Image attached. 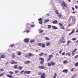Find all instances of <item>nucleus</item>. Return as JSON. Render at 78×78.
Listing matches in <instances>:
<instances>
[{
  "label": "nucleus",
  "mask_w": 78,
  "mask_h": 78,
  "mask_svg": "<svg viewBox=\"0 0 78 78\" xmlns=\"http://www.w3.org/2000/svg\"><path fill=\"white\" fill-rule=\"evenodd\" d=\"M49 58H48V61H50L51 60V58H53V55H49Z\"/></svg>",
  "instance_id": "9"
},
{
  "label": "nucleus",
  "mask_w": 78,
  "mask_h": 78,
  "mask_svg": "<svg viewBox=\"0 0 78 78\" xmlns=\"http://www.w3.org/2000/svg\"><path fill=\"white\" fill-rule=\"evenodd\" d=\"M38 69H45V67L43 65L41 66H39L38 67Z\"/></svg>",
  "instance_id": "6"
},
{
  "label": "nucleus",
  "mask_w": 78,
  "mask_h": 78,
  "mask_svg": "<svg viewBox=\"0 0 78 78\" xmlns=\"http://www.w3.org/2000/svg\"><path fill=\"white\" fill-rule=\"evenodd\" d=\"M75 33V29H73L71 32L69 33V35H71L72 33Z\"/></svg>",
  "instance_id": "18"
},
{
  "label": "nucleus",
  "mask_w": 78,
  "mask_h": 78,
  "mask_svg": "<svg viewBox=\"0 0 78 78\" xmlns=\"http://www.w3.org/2000/svg\"><path fill=\"white\" fill-rule=\"evenodd\" d=\"M5 56L3 55H2L0 57V59L5 58Z\"/></svg>",
  "instance_id": "22"
},
{
  "label": "nucleus",
  "mask_w": 78,
  "mask_h": 78,
  "mask_svg": "<svg viewBox=\"0 0 78 78\" xmlns=\"http://www.w3.org/2000/svg\"><path fill=\"white\" fill-rule=\"evenodd\" d=\"M30 63V61H27L25 62V64H28L29 63Z\"/></svg>",
  "instance_id": "26"
},
{
  "label": "nucleus",
  "mask_w": 78,
  "mask_h": 78,
  "mask_svg": "<svg viewBox=\"0 0 78 78\" xmlns=\"http://www.w3.org/2000/svg\"><path fill=\"white\" fill-rule=\"evenodd\" d=\"M78 58V55H76L74 57L75 59H76V58Z\"/></svg>",
  "instance_id": "43"
},
{
  "label": "nucleus",
  "mask_w": 78,
  "mask_h": 78,
  "mask_svg": "<svg viewBox=\"0 0 78 78\" xmlns=\"http://www.w3.org/2000/svg\"><path fill=\"white\" fill-rule=\"evenodd\" d=\"M74 70V68H72L71 69V72H73Z\"/></svg>",
  "instance_id": "48"
},
{
  "label": "nucleus",
  "mask_w": 78,
  "mask_h": 78,
  "mask_svg": "<svg viewBox=\"0 0 78 78\" xmlns=\"http://www.w3.org/2000/svg\"><path fill=\"white\" fill-rule=\"evenodd\" d=\"M9 73L10 75H12V74H14V72L12 71H10L9 72Z\"/></svg>",
  "instance_id": "35"
},
{
  "label": "nucleus",
  "mask_w": 78,
  "mask_h": 78,
  "mask_svg": "<svg viewBox=\"0 0 78 78\" xmlns=\"http://www.w3.org/2000/svg\"><path fill=\"white\" fill-rule=\"evenodd\" d=\"M51 63L48 62V67H50L51 66H55V62H53L52 61H51L50 62Z\"/></svg>",
  "instance_id": "1"
},
{
  "label": "nucleus",
  "mask_w": 78,
  "mask_h": 78,
  "mask_svg": "<svg viewBox=\"0 0 78 78\" xmlns=\"http://www.w3.org/2000/svg\"><path fill=\"white\" fill-rule=\"evenodd\" d=\"M70 42V41H67V43L66 44V45H69V43Z\"/></svg>",
  "instance_id": "37"
},
{
  "label": "nucleus",
  "mask_w": 78,
  "mask_h": 78,
  "mask_svg": "<svg viewBox=\"0 0 78 78\" xmlns=\"http://www.w3.org/2000/svg\"><path fill=\"white\" fill-rule=\"evenodd\" d=\"M23 69V67L21 66H20L17 68V69H20V70H22Z\"/></svg>",
  "instance_id": "23"
},
{
  "label": "nucleus",
  "mask_w": 78,
  "mask_h": 78,
  "mask_svg": "<svg viewBox=\"0 0 78 78\" xmlns=\"http://www.w3.org/2000/svg\"><path fill=\"white\" fill-rule=\"evenodd\" d=\"M78 29L76 31V33H78Z\"/></svg>",
  "instance_id": "64"
},
{
  "label": "nucleus",
  "mask_w": 78,
  "mask_h": 78,
  "mask_svg": "<svg viewBox=\"0 0 78 78\" xmlns=\"http://www.w3.org/2000/svg\"><path fill=\"white\" fill-rule=\"evenodd\" d=\"M26 33H28L29 32H30V30H27V31H26Z\"/></svg>",
  "instance_id": "51"
},
{
  "label": "nucleus",
  "mask_w": 78,
  "mask_h": 78,
  "mask_svg": "<svg viewBox=\"0 0 78 78\" xmlns=\"http://www.w3.org/2000/svg\"><path fill=\"white\" fill-rule=\"evenodd\" d=\"M6 76L7 77H8V78H13V77L11 75H9V74H7Z\"/></svg>",
  "instance_id": "11"
},
{
  "label": "nucleus",
  "mask_w": 78,
  "mask_h": 78,
  "mask_svg": "<svg viewBox=\"0 0 78 78\" xmlns=\"http://www.w3.org/2000/svg\"><path fill=\"white\" fill-rule=\"evenodd\" d=\"M46 15L48 16H50V15L48 14H47Z\"/></svg>",
  "instance_id": "62"
},
{
  "label": "nucleus",
  "mask_w": 78,
  "mask_h": 78,
  "mask_svg": "<svg viewBox=\"0 0 78 78\" xmlns=\"http://www.w3.org/2000/svg\"><path fill=\"white\" fill-rule=\"evenodd\" d=\"M49 21V20H44V23H45V22H48Z\"/></svg>",
  "instance_id": "36"
},
{
  "label": "nucleus",
  "mask_w": 78,
  "mask_h": 78,
  "mask_svg": "<svg viewBox=\"0 0 78 78\" xmlns=\"http://www.w3.org/2000/svg\"><path fill=\"white\" fill-rule=\"evenodd\" d=\"M3 71H4V69L3 68L0 69V72H2Z\"/></svg>",
  "instance_id": "40"
},
{
  "label": "nucleus",
  "mask_w": 78,
  "mask_h": 78,
  "mask_svg": "<svg viewBox=\"0 0 78 78\" xmlns=\"http://www.w3.org/2000/svg\"><path fill=\"white\" fill-rule=\"evenodd\" d=\"M14 69H17V65H16L15 66H14Z\"/></svg>",
  "instance_id": "41"
},
{
  "label": "nucleus",
  "mask_w": 78,
  "mask_h": 78,
  "mask_svg": "<svg viewBox=\"0 0 78 78\" xmlns=\"http://www.w3.org/2000/svg\"><path fill=\"white\" fill-rule=\"evenodd\" d=\"M39 56H43L44 53H43V52H41L40 54H39Z\"/></svg>",
  "instance_id": "21"
},
{
  "label": "nucleus",
  "mask_w": 78,
  "mask_h": 78,
  "mask_svg": "<svg viewBox=\"0 0 78 78\" xmlns=\"http://www.w3.org/2000/svg\"><path fill=\"white\" fill-rule=\"evenodd\" d=\"M41 47L42 48H45V44L44 43L42 44Z\"/></svg>",
  "instance_id": "19"
},
{
  "label": "nucleus",
  "mask_w": 78,
  "mask_h": 78,
  "mask_svg": "<svg viewBox=\"0 0 78 78\" xmlns=\"http://www.w3.org/2000/svg\"><path fill=\"white\" fill-rule=\"evenodd\" d=\"M68 55V53H66V55L67 56Z\"/></svg>",
  "instance_id": "63"
},
{
  "label": "nucleus",
  "mask_w": 78,
  "mask_h": 78,
  "mask_svg": "<svg viewBox=\"0 0 78 78\" xmlns=\"http://www.w3.org/2000/svg\"><path fill=\"white\" fill-rule=\"evenodd\" d=\"M76 20V19H75V18H73L72 22H73V23H75Z\"/></svg>",
  "instance_id": "20"
},
{
  "label": "nucleus",
  "mask_w": 78,
  "mask_h": 78,
  "mask_svg": "<svg viewBox=\"0 0 78 78\" xmlns=\"http://www.w3.org/2000/svg\"><path fill=\"white\" fill-rule=\"evenodd\" d=\"M52 28L53 29H54V30H57V29H58V28L57 27L54 26H52Z\"/></svg>",
  "instance_id": "17"
},
{
  "label": "nucleus",
  "mask_w": 78,
  "mask_h": 78,
  "mask_svg": "<svg viewBox=\"0 0 78 78\" xmlns=\"http://www.w3.org/2000/svg\"><path fill=\"white\" fill-rule=\"evenodd\" d=\"M28 55H26L25 56V57H26V58H28Z\"/></svg>",
  "instance_id": "56"
},
{
  "label": "nucleus",
  "mask_w": 78,
  "mask_h": 78,
  "mask_svg": "<svg viewBox=\"0 0 78 78\" xmlns=\"http://www.w3.org/2000/svg\"><path fill=\"white\" fill-rule=\"evenodd\" d=\"M75 8H76V9H78V6H77L76 5L75 6Z\"/></svg>",
  "instance_id": "54"
},
{
  "label": "nucleus",
  "mask_w": 78,
  "mask_h": 78,
  "mask_svg": "<svg viewBox=\"0 0 78 78\" xmlns=\"http://www.w3.org/2000/svg\"><path fill=\"white\" fill-rule=\"evenodd\" d=\"M72 13L73 14H75V12H72Z\"/></svg>",
  "instance_id": "59"
},
{
  "label": "nucleus",
  "mask_w": 78,
  "mask_h": 78,
  "mask_svg": "<svg viewBox=\"0 0 78 78\" xmlns=\"http://www.w3.org/2000/svg\"><path fill=\"white\" fill-rule=\"evenodd\" d=\"M50 45V43L49 42H47L46 44V46H49Z\"/></svg>",
  "instance_id": "24"
},
{
  "label": "nucleus",
  "mask_w": 78,
  "mask_h": 78,
  "mask_svg": "<svg viewBox=\"0 0 78 78\" xmlns=\"http://www.w3.org/2000/svg\"><path fill=\"white\" fill-rule=\"evenodd\" d=\"M58 16L59 17L61 18V16H62V15H61V14L60 13H58Z\"/></svg>",
  "instance_id": "34"
},
{
  "label": "nucleus",
  "mask_w": 78,
  "mask_h": 78,
  "mask_svg": "<svg viewBox=\"0 0 78 78\" xmlns=\"http://www.w3.org/2000/svg\"><path fill=\"white\" fill-rule=\"evenodd\" d=\"M72 41H76V38H74L73 39H72Z\"/></svg>",
  "instance_id": "45"
},
{
  "label": "nucleus",
  "mask_w": 78,
  "mask_h": 78,
  "mask_svg": "<svg viewBox=\"0 0 78 78\" xmlns=\"http://www.w3.org/2000/svg\"><path fill=\"white\" fill-rule=\"evenodd\" d=\"M68 55L69 56H70V52H68Z\"/></svg>",
  "instance_id": "50"
},
{
  "label": "nucleus",
  "mask_w": 78,
  "mask_h": 78,
  "mask_svg": "<svg viewBox=\"0 0 78 78\" xmlns=\"http://www.w3.org/2000/svg\"><path fill=\"white\" fill-rule=\"evenodd\" d=\"M39 60H41V61L40 62L41 64H42L44 63V58L40 57L39 58Z\"/></svg>",
  "instance_id": "3"
},
{
  "label": "nucleus",
  "mask_w": 78,
  "mask_h": 78,
  "mask_svg": "<svg viewBox=\"0 0 78 78\" xmlns=\"http://www.w3.org/2000/svg\"><path fill=\"white\" fill-rule=\"evenodd\" d=\"M19 71L18 70H16L15 72V73H19Z\"/></svg>",
  "instance_id": "46"
},
{
  "label": "nucleus",
  "mask_w": 78,
  "mask_h": 78,
  "mask_svg": "<svg viewBox=\"0 0 78 78\" xmlns=\"http://www.w3.org/2000/svg\"><path fill=\"white\" fill-rule=\"evenodd\" d=\"M44 31V30H41L40 31H39V33H42Z\"/></svg>",
  "instance_id": "39"
},
{
  "label": "nucleus",
  "mask_w": 78,
  "mask_h": 78,
  "mask_svg": "<svg viewBox=\"0 0 78 78\" xmlns=\"http://www.w3.org/2000/svg\"><path fill=\"white\" fill-rule=\"evenodd\" d=\"M55 12L57 14H59V13H58V11L57 10H56L55 11Z\"/></svg>",
  "instance_id": "42"
},
{
  "label": "nucleus",
  "mask_w": 78,
  "mask_h": 78,
  "mask_svg": "<svg viewBox=\"0 0 78 78\" xmlns=\"http://www.w3.org/2000/svg\"><path fill=\"white\" fill-rule=\"evenodd\" d=\"M51 28V25H48V28L50 29Z\"/></svg>",
  "instance_id": "44"
},
{
  "label": "nucleus",
  "mask_w": 78,
  "mask_h": 78,
  "mask_svg": "<svg viewBox=\"0 0 78 78\" xmlns=\"http://www.w3.org/2000/svg\"><path fill=\"white\" fill-rule=\"evenodd\" d=\"M71 78H75V76H73Z\"/></svg>",
  "instance_id": "57"
},
{
  "label": "nucleus",
  "mask_w": 78,
  "mask_h": 78,
  "mask_svg": "<svg viewBox=\"0 0 78 78\" xmlns=\"http://www.w3.org/2000/svg\"><path fill=\"white\" fill-rule=\"evenodd\" d=\"M77 50V49L76 48H75L73 51L72 52L73 56H74V55H75V52H76V51Z\"/></svg>",
  "instance_id": "8"
},
{
  "label": "nucleus",
  "mask_w": 78,
  "mask_h": 78,
  "mask_svg": "<svg viewBox=\"0 0 78 78\" xmlns=\"http://www.w3.org/2000/svg\"><path fill=\"white\" fill-rule=\"evenodd\" d=\"M58 22L57 20H55V21H53L52 23L53 24H56Z\"/></svg>",
  "instance_id": "15"
},
{
  "label": "nucleus",
  "mask_w": 78,
  "mask_h": 78,
  "mask_svg": "<svg viewBox=\"0 0 78 78\" xmlns=\"http://www.w3.org/2000/svg\"><path fill=\"white\" fill-rule=\"evenodd\" d=\"M38 21H39V23L41 25V24H42V22H43V20H42V18H40L38 20Z\"/></svg>",
  "instance_id": "5"
},
{
  "label": "nucleus",
  "mask_w": 78,
  "mask_h": 78,
  "mask_svg": "<svg viewBox=\"0 0 78 78\" xmlns=\"http://www.w3.org/2000/svg\"><path fill=\"white\" fill-rule=\"evenodd\" d=\"M62 56H63V55H65V52H63L62 54Z\"/></svg>",
  "instance_id": "53"
},
{
  "label": "nucleus",
  "mask_w": 78,
  "mask_h": 78,
  "mask_svg": "<svg viewBox=\"0 0 78 78\" xmlns=\"http://www.w3.org/2000/svg\"><path fill=\"white\" fill-rule=\"evenodd\" d=\"M62 52V51H60L59 52V53H61Z\"/></svg>",
  "instance_id": "61"
},
{
  "label": "nucleus",
  "mask_w": 78,
  "mask_h": 78,
  "mask_svg": "<svg viewBox=\"0 0 78 78\" xmlns=\"http://www.w3.org/2000/svg\"><path fill=\"white\" fill-rule=\"evenodd\" d=\"M35 42V40H31L30 41V43H33V42Z\"/></svg>",
  "instance_id": "27"
},
{
  "label": "nucleus",
  "mask_w": 78,
  "mask_h": 78,
  "mask_svg": "<svg viewBox=\"0 0 78 78\" xmlns=\"http://www.w3.org/2000/svg\"><path fill=\"white\" fill-rule=\"evenodd\" d=\"M17 53L18 56H20L22 55V52L20 51L17 52Z\"/></svg>",
  "instance_id": "16"
},
{
  "label": "nucleus",
  "mask_w": 78,
  "mask_h": 78,
  "mask_svg": "<svg viewBox=\"0 0 78 78\" xmlns=\"http://www.w3.org/2000/svg\"><path fill=\"white\" fill-rule=\"evenodd\" d=\"M67 60H65L63 62V64H67Z\"/></svg>",
  "instance_id": "29"
},
{
  "label": "nucleus",
  "mask_w": 78,
  "mask_h": 78,
  "mask_svg": "<svg viewBox=\"0 0 78 78\" xmlns=\"http://www.w3.org/2000/svg\"><path fill=\"white\" fill-rule=\"evenodd\" d=\"M23 72H24V70H23L21 71L20 73V75H22V73Z\"/></svg>",
  "instance_id": "38"
},
{
  "label": "nucleus",
  "mask_w": 78,
  "mask_h": 78,
  "mask_svg": "<svg viewBox=\"0 0 78 78\" xmlns=\"http://www.w3.org/2000/svg\"><path fill=\"white\" fill-rule=\"evenodd\" d=\"M66 42V41H63L61 42V43H65Z\"/></svg>",
  "instance_id": "58"
},
{
  "label": "nucleus",
  "mask_w": 78,
  "mask_h": 78,
  "mask_svg": "<svg viewBox=\"0 0 78 78\" xmlns=\"http://www.w3.org/2000/svg\"><path fill=\"white\" fill-rule=\"evenodd\" d=\"M72 9L73 11H74V10H75V9L73 7H72Z\"/></svg>",
  "instance_id": "55"
},
{
  "label": "nucleus",
  "mask_w": 78,
  "mask_h": 78,
  "mask_svg": "<svg viewBox=\"0 0 78 78\" xmlns=\"http://www.w3.org/2000/svg\"><path fill=\"white\" fill-rule=\"evenodd\" d=\"M45 39L46 41H50V38L47 37H45Z\"/></svg>",
  "instance_id": "25"
},
{
  "label": "nucleus",
  "mask_w": 78,
  "mask_h": 78,
  "mask_svg": "<svg viewBox=\"0 0 78 78\" xmlns=\"http://www.w3.org/2000/svg\"><path fill=\"white\" fill-rule=\"evenodd\" d=\"M44 56H47V53H45L44 54Z\"/></svg>",
  "instance_id": "52"
},
{
  "label": "nucleus",
  "mask_w": 78,
  "mask_h": 78,
  "mask_svg": "<svg viewBox=\"0 0 78 78\" xmlns=\"http://www.w3.org/2000/svg\"><path fill=\"white\" fill-rule=\"evenodd\" d=\"M29 40H30L29 38H25L24 40V41L25 43H28L29 42Z\"/></svg>",
  "instance_id": "7"
},
{
  "label": "nucleus",
  "mask_w": 78,
  "mask_h": 78,
  "mask_svg": "<svg viewBox=\"0 0 78 78\" xmlns=\"http://www.w3.org/2000/svg\"><path fill=\"white\" fill-rule=\"evenodd\" d=\"M57 76V73H55L54 75L53 78H56Z\"/></svg>",
  "instance_id": "28"
},
{
  "label": "nucleus",
  "mask_w": 78,
  "mask_h": 78,
  "mask_svg": "<svg viewBox=\"0 0 78 78\" xmlns=\"http://www.w3.org/2000/svg\"><path fill=\"white\" fill-rule=\"evenodd\" d=\"M42 43H39L37 44V45L38 46L40 47L41 45L42 46Z\"/></svg>",
  "instance_id": "31"
},
{
  "label": "nucleus",
  "mask_w": 78,
  "mask_h": 78,
  "mask_svg": "<svg viewBox=\"0 0 78 78\" xmlns=\"http://www.w3.org/2000/svg\"><path fill=\"white\" fill-rule=\"evenodd\" d=\"M59 25L60 27H61L60 28L62 30H64L65 27L64 26H63V24H61V23H59Z\"/></svg>",
  "instance_id": "4"
},
{
  "label": "nucleus",
  "mask_w": 78,
  "mask_h": 78,
  "mask_svg": "<svg viewBox=\"0 0 78 78\" xmlns=\"http://www.w3.org/2000/svg\"><path fill=\"white\" fill-rule=\"evenodd\" d=\"M78 66V62H77L76 63H75L74 65V66L75 67H77Z\"/></svg>",
  "instance_id": "33"
},
{
  "label": "nucleus",
  "mask_w": 78,
  "mask_h": 78,
  "mask_svg": "<svg viewBox=\"0 0 78 78\" xmlns=\"http://www.w3.org/2000/svg\"><path fill=\"white\" fill-rule=\"evenodd\" d=\"M34 54L31 53H29L28 56L29 57H31V56H34Z\"/></svg>",
  "instance_id": "13"
},
{
  "label": "nucleus",
  "mask_w": 78,
  "mask_h": 78,
  "mask_svg": "<svg viewBox=\"0 0 78 78\" xmlns=\"http://www.w3.org/2000/svg\"><path fill=\"white\" fill-rule=\"evenodd\" d=\"M73 16H70V18H73Z\"/></svg>",
  "instance_id": "60"
},
{
  "label": "nucleus",
  "mask_w": 78,
  "mask_h": 78,
  "mask_svg": "<svg viewBox=\"0 0 78 78\" xmlns=\"http://www.w3.org/2000/svg\"><path fill=\"white\" fill-rule=\"evenodd\" d=\"M4 75V73H2L0 74V77H2V76H3Z\"/></svg>",
  "instance_id": "30"
},
{
  "label": "nucleus",
  "mask_w": 78,
  "mask_h": 78,
  "mask_svg": "<svg viewBox=\"0 0 78 78\" xmlns=\"http://www.w3.org/2000/svg\"><path fill=\"white\" fill-rule=\"evenodd\" d=\"M62 72L64 73H67L68 72V69H64L62 70Z\"/></svg>",
  "instance_id": "14"
},
{
  "label": "nucleus",
  "mask_w": 78,
  "mask_h": 78,
  "mask_svg": "<svg viewBox=\"0 0 78 78\" xmlns=\"http://www.w3.org/2000/svg\"><path fill=\"white\" fill-rule=\"evenodd\" d=\"M30 72H31L30 71H26L24 72V74H26V73L27 74H30Z\"/></svg>",
  "instance_id": "10"
},
{
  "label": "nucleus",
  "mask_w": 78,
  "mask_h": 78,
  "mask_svg": "<svg viewBox=\"0 0 78 78\" xmlns=\"http://www.w3.org/2000/svg\"><path fill=\"white\" fill-rule=\"evenodd\" d=\"M30 27H31V28H33L34 27V25H30Z\"/></svg>",
  "instance_id": "49"
},
{
  "label": "nucleus",
  "mask_w": 78,
  "mask_h": 78,
  "mask_svg": "<svg viewBox=\"0 0 78 78\" xmlns=\"http://www.w3.org/2000/svg\"><path fill=\"white\" fill-rule=\"evenodd\" d=\"M11 47H14V44H11L10 45Z\"/></svg>",
  "instance_id": "47"
},
{
  "label": "nucleus",
  "mask_w": 78,
  "mask_h": 78,
  "mask_svg": "<svg viewBox=\"0 0 78 78\" xmlns=\"http://www.w3.org/2000/svg\"><path fill=\"white\" fill-rule=\"evenodd\" d=\"M61 6L63 8V9H64V8H67V5H66V3L65 2H63V3H62L61 4Z\"/></svg>",
  "instance_id": "2"
},
{
  "label": "nucleus",
  "mask_w": 78,
  "mask_h": 78,
  "mask_svg": "<svg viewBox=\"0 0 78 78\" xmlns=\"http://www.w3.org/2000/svg\"><path fill=\"white\" fill-rule=\"evenodd\" d=\"M17 62H15V61L14 60H12L11 62V63L12 64H17Z\"/></svg>",
  "instance_id": "12"
},
{
  "label": "nucleus",
  "mask_w": 78,
  "mask_h": 78,
  "mask_svg": "<svg viewBox=\"0 0 78 78\" xmlns=\"http://www.w3.org/2000/svg\"><path fill=\"white\" fill-rule=\"evenodd\" d=\"M15 54H14V53H13L12 54V58H15Z\"/></svg>",
  "instance_id": "32"
}]
</instances>
